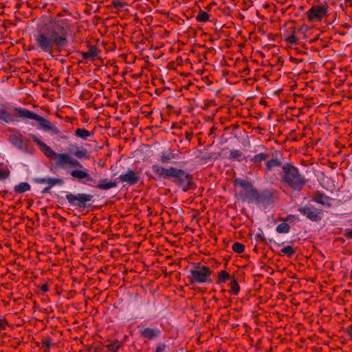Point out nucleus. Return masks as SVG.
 I'll list each match as a JSON object with an SVG mask.
<instances>
[{
  "label": "nucleus",
  "mask_w": 352,
  "mask_h": 352,
  "mask_svg": "<svg viewBox=\"0 0 352 352\" xmlns=\"http://www.w3.org/2000/svg\"><path fill=\"white\" fill-rule=\"evenodd\" d=\"M230 278L228 273H227L226 271L223 270L221 271L219 274V283H224L226 280L229 279Z\"/></svg>",
  "instance_id": "obj_34"
},
{
  "label": "nucleus",
  "mask_w": 352,
  "mask_h": 352,
  "mask_svg": "<svg viewBox=\"0 0 352 352\" xmlns=\"http://www.w3.org/2000/svg\"><path fill=\"white\" fill-rule=\"evenodd\" d=\"M256 236L259 238H261V239L264 241L265 240V238L263 236V232L262 231H260L259 232H258L256 234Z\"/></svg>",
  "instance_id": "obj_45"
},
{
  "label": "nucleus",
  "mask_w": 352,
  "mask_h": 352,
  "mask_svg": "<svg viewBox=\"0 0 352 352\" xmlns=\"http://www.w3.org/2000/svg\"><path fill=\"white\" fill-rule=\"evenodd\" d=\"M75 135L82 140H87L88 137L93 136L94 133L85 129H77L75 131Z\"/></svg>",
  "instance_id": "obj_25"
},
{
  "label": "nucleus",
  "mask_w": 352,
  "mask_h": 352,
  "mask_svg": "<svg viewBox=\"0 0 352 352\" xmlns=\"http://www.w3.org/2000/svg\"><path fill=\"white\" fill-rule=\"evenodd\" d=\"M166 347V346L164 343H160L156 347L155 352H164Z\"/></svg>",
  "instance_id": "obj_40"
},
{
  "label": "nucleus",
  "mask_w": 352,
  "mask_h": 352,
  "mask_svg": "<svg viewBox=\"0 0 352 352\" xmlns=\"http://www.w3.org/2000/svg\"><path fill=\"white\" fill-rule=\"evenodd\" d=\"M68 31L69 25L65 19L50 21L34 36L36 44L50 56V58L59 60L58 57L53 55V50L58 52L67 50Z\"/></svg>",
  "instance_id": "obj_1"
},
{
  "label": "nucleus",
  "mask_w": 352,
  "mask_h": 352,
  "mask_svg": "<svg viewBox=\"0 0 352 352\" xmlns=\"http://www.w3.org/2000/svg\"><path fill=\"white\" fill-rule=\"evenodd\" d=\"M150 301L149 300H144L142 302V304H149Z\"/></svg>",
  "instance_id": "obj_49"
},
{
  "label": "nucleus",
  "mask_w": 352,
  "mask_h": 352,
  "mask_svg": "<svg viewBox=\"0 0 352 352\" xmlns=\"http://www.w3.org/2000/svg\"><path fill=\"white\" fill-rule=\"evenodd\" d=\"M275 245H277L278 247H280L283 243H278L276 242H274Z\"/></svg>",
  "instance_id": "obj_50"
},
{
  "label": "nucleus",
  "mask_w": 352,
  "mask_h": 352,
  "mask_svg": "<svg viewBox=\"0 0 352 352\" xmlns=\"http://www.w3.org/2000/svg\"><path fill=\"white\" fill-rule=\"evenodd\" d=\"M151 169L160 179H172V182L182 188L184 192H187L195 186L192 181V176L184 169L173 166L164 168L158 164L152 165Z\"/></svg>",
  "instance_id": "obj_2"
},
{
  "label": "nucleus",
  "mask_w": 352,
  "mask_h": 352,
  "mask_svg": "<svg viewBox=\"0 0 352 352\" xmlns=\"http://www.w3.org/2000/svg\"><path fill=\"white\" fill-rule=\"evenodd\" d=\"M69 152L71 154H73L77 159L80 160L88 159L89 157L88 151L83 148H80L78 146H74L69 148Z\"/></svg>",
  "instance_id": "obj_20"
},
{
  "label": "nucleus",
  "mask_w": 352,
  "mask_h": 352,
  "mask_svg": "<svg viewBox=\"0 0 352 352\" xmlns=\"http://www.w3.org/2000/svg\"><path fill=\"white\" fill-rule=\"evenodd\" d=\"M285 41H287L288 43H291L292 45H295L298 42V38L293 34L292 35L288 36L285 38Z\"/></svg>",
  "instance_id": "obj_38"
},
{
  "label": "nucleus",
  "mask_w": 352,
  "mask_h": 352,
  "mask_svg": "<svg viewBox=\"0 0 352 352\" xmlns=\"http://www.w3.org/2000/svg\"><path fill=\"white\" fill-rule=\"evenodd\" d=\"M273 196V192L269 190H258L254 204L268 208L274 203Z\"/></svg>",
  "instance_id": "obj_11"
},
{
  "label": "nucleus",
  "mask_w": 352,
  "mask_h": 352,
  "mask_svg": "<svg viewBox=\"0 0 352 352\" xmlns=\"http://www.w3.org/2000/svg\"><path fill=\"white\" fill-rule=\"evenodd\" d=\"M107 347L110 352H118V350L120 347V344L118 342H114L108 344Z\"/></svg>",
  "instance_id": "obj_37"
},
{
  "label": "nucleus",
  "mask_w": 352,
  "mask_h": 352,
  "mask_svg": "<svg viewBox=\"0 0 352 352\" xmlns=\"http://www.w3.org/2000/svg\"><path fill=\"white\" fill-rule=\"evenodd\" d=\"M307 30H308V27H307V26H302V27L298 30V31H299V32H306Z\"/></svg>",
  "instance_id": "obj_47"
},
{
  "label": "nucleus",
  "mask_w": 352,
  "mask_h": 352,
  "mask_svg": "<svg viewBox=\"0 0 352 352\" xmlns=\"http://www.w3.org/2000/svg\"><path fill=\"white\" fill-rule=\"evenodd\" d=\"M31 188L30 185L27 182H21L19 184L14 186V191L17 193H23Z\"/></svg>",
  "instance_id": "obj_24"
},
{
  "label": "nucleus",
  "mask_w": 352,
  "mask_h": 352,
  "mask_svg": "<svg viewBox=\"0 0 352 352\" xmlns=\"http://www.w3.org/2000/svg\"><path fill=\"white\" fill-rule=\"evenodd\" d=\"M289 225L286 222H283L277 226L276 231L281 234L288 233L289 232Z\"/></svg>",
  "instance_id": "obj_30"
},
{
  "label": "nucleus",
  "mask_w": 352,
  "mask_h": 352,
  "mask_svg": "<svg viewBox=\"0 0 352 352\" xmlns=\"http://www.w3.org/2000/svg\"><path fill=\"white\" fill-rule=\"evenodd\" d=\"M161 331L157 327H147L141 331V336L148 340H153L155 338L159 337Z\"/></svg>",
  "instance_id": "obj_18"
},
{
  "label": "nucleus",
  "mask_w": 352,
  "mask_h": 352,
  "mask_svg": "<svg viewBox=\"0 0 352 352\" xmlns=\"http://www.w3.org/2000/svg\"><path fill=\"white\" fill-rule=\"evenodd\" d=\"M43 343L44 344V345L47 348L49 349L50 346V339H45L43 341Z\"/></svg>",
  "instance_id": "obj_44"
},
{
  "label": "nucleus",
  "mask_w": 352,
  "mask_h": 352,
  "mask_svg": "<svg viewBox=\"0 0 352 352\" xmlns=\"http://www.w3.org/2000/svg\"><path fill=\"white\" fill-rule=\"evenodd\" d=\"M194 269L190 270L188 275L191 282L203 284L212 281L210 278L212 272L208 267L201 265L200 263H194Z\"/></svg>",
  "instance_id": "obj_5"
},
{
  "label": "nucleus",
  "mask_w": 352,
  "mask_h": 352,
  "mask_svg": "<svg viewBox=\"0 0 352 352\" xmlns=\"http://www.w3.org/2000/svg\"><path fill=\"white\" fill-rule=\"evenodd\" d=\"M69 174L73 179H77L81 184L90 185L89 182L96 183V180L84 166L83 168L72 169L69 171Z\"/></svg>",
  "instance_id": "obj_9"
},
{
  "label": "nucleus",
  "mask_w": 352,
  "mask_h": 352,
  "mask_svg": "<svg viewBox=\"0 0 352 352\" xmlns=\"http://www.w3.org/2000/svg\"><path fill=\"white\" fill-rule=\"evenodd\" d=\"M234 184L235 186L241 187L242 189H246L252 185L250 182L244 180L241 178H236L234 181Z\"/></svg>",
  "instance_id": "obj_28"
},
{
  "label": "nucleus",
  "mask_w": 352,
  "mask_h": 352,
  "mask_svg": "<svg viewBox=\"0 0 352 352\" xmlns=\"http://www.w3.org/2000/svg\"><path fill=\"white\" fill-rule=\"evenodd\" d=\"M232 250L236 253H242L245 250V246L239 242H235L232 245Z\"/></svg>",
  "instance_id": "obj_35"
},
{
  "label": "nucleus",
  "mask_w": 352,
  "mask_h": 352,
  "mask_svg": "<svg viewBox=\"0 0 352 352\" xmlns=\"http://www.w3.org/2000/svg\"><path fill=\"white\" fill-rule=\"evenodd\" d=\"M14 111L17 113L18 116L24 120H32L36 121L45 131H50L57 135L60 133V130L54 124H50L45 118L28 109L18 107L15 108Z\"/></svg>",
  "instance_id": "obj_4"
},
{
  "label": "nucleus",
  "mask_w": 352,
  "mask_h": 352,
  "mask_svg": "<svg viewBox=\"0 0 352 352\" xmlns=\"http://www.w3.org/2000/svg\"><path fill=\"white\" fill-rule=\"evenodd\" d=\"M298 210L301 214L305 216L309 220L314 222L320 221L324 215L323 211L322 210L316 208L310 204L304 207H300Z\"/></svg>",
  "instance_id": "obj_8"
},
{
  "label": "nucleus",
  "mask_w": 352,
  "mask_h": 352,
  "mask_svg": "<svg viewBox=\"0 0 352 352\" xmlns=\"http://www.w3.org/2000/svg\"><path fill=\"white\" fill-rule=\"evenodd\" d=\"M281 182L286 184L294 191L299 192L307 184V179L301 174L297 167L292 163H285L282 166L280 173Z\"/></svg>",
  "instance_id": "obj_3"
},
{
  "label": "nucleus",
  "mask_w": 352,
  "mask_h": 352,
  "mask_svg": "<svg viewBox=\"0 0 352 352\" xmlns=\"http://www.w3.org/2000/svg\"><path fill=\"white\" fill-rule=\"evenodd\" d=\"M346 1L350 3V6H352V0H346Z\"/></svg>",
  "instance_id": "obj_51"
},
{
  "label": "nucleus",
  "mask_w": 352,
  "mask_h": 352,
  "mask_svg": "<svg viewBox=\"0 0 352 352\" xmlns=\"http://www.w3.org/2000/svg\"><path fill=\"white\" fill-rule=\"evenodd\" d=\"M229 159L240 162L243 159V154L240 150L233 149L230 151Z\"/></svg>",
  "instance_id": "obj_26"
},
{
  "label": "nucleus",
  "mask_w": 352,
  "mask_h": 352,
  "mask_svg": "<svg viewBox=\"0 0 352 352\" xmlns=\"http://www.w3.org/2000/svg\"><path fill=\"white\" fill-rule=\"evenodd\" d=\"M118 179L122 183H125L129 186H133L137 184L140 179V174L132 169H128L124 173L121 174Z\"/></svg>",
  "instance_id": "obj_13"
},
{
  "label": "nucleus",
  "mask_w": 352,
  "mask_h": 352,
  "mask_svg": "<svg viewBox=\"0 0 352 352\" xmlns=\"http://www.w3.org/2000/svg\"><path fill=\"white\" fill-rule=\"evenodd\" d=\"M0 121H3L6 124H16L19 122L10 116L8 112L3 108H0Z\"/></svg>",
  "instance_id": "obj_22"
},
{
  "label": "nucleus",
  "mask_w": 352,
  "mask_h": 352,
  "mask_svg": "<svg viewBox=\"0 0 352 352\" xmlns=\"http://www.w3.org/2000/svg\"><path fill=\"white\" fill-rule=\"evenodd\" d=\"M346 236L351 239H352V230L348 231Z\"/></svg>",
  "instance_id": "obj_48"
},
{
  "label": "nucleus",
  "mask_w": 352,
  "mask_h": 352,
  "mask_svg": "<svg viewBox=\"0 0 352 352\" xmlns=\"http://www.w3.org/2000/svg\"><path fill=\"white\" fill-rule=\"evenodd\" d=\"M9 176V172L0 170V180L6 179Z\"/></svg>",
  "instance_id": "obj_41"
},
{
  "label": "nucleus",
  "mask_w": 352,
  "mask_h": 352,
  "mask_svg": "<svg viewBox=\"0 0 352 352\" xmlns=\"http://www.w3.org/2000/svg\"><path fill=\"white\" fill-rule=\"evenodd\" d=\"M5 329H6V322L3 320L0 319V331L3 330Z\"/></svg>",
  "instance_id": "obj_42"
},
{
  "label": "nucleus",
  "mask_w": 352,
  "mask_h": 352,
  "mask_svg": "<svg viewBox=\"0 0 352 352\" xmlns=\"http://www.w3.org/2000/svg\"><path fill=\"white\" fill-rule=\"evenodd\" d=\"M327 12V7L322 4L312 6L307 13L309 20L312 21L314 20L320 21L326 16Z\"/></svg>",
  "instance_id": "obj_14"
},
{
  "label": "nucleus",
  "mask_w": 352,
  "mask_h": 352,
  "mask_svg": "<svg viewBox=\"0 0 352 352\" xmlns=\"http://www.w3.org/2000/svg\"><path fill=\"white\" fill-rule=\"evenodd\" d=\"M8 140L10 144L23 153L30 155L33 153L32 150L29 146L30 142L23 139L21 134H11Z\"/></svg>",
  "instance_id": "obj_7"
},
{
  "label": "nucleus",
  "mask_w": 352,
  "mask_h": 352,
  "mask_svg": "<svg viewBox=\"0 0 352 352\" xmlns=\"http://www.w3.org/2000/svg\"><path fill=\"white\" fill-rule=\"evenodd\" d=\"M41 290L43 292H46L48 291V286L47 284H44L41 286Z\"/></svg>",
  "instance_id": "obj_46"
},
{
  "label": "nucleus",
  "mask_w": 352,
  "mask_h": 352,
  "mask_svg": "<svg viewBox=\"0 0 352 352\" xmlns=\"http://www.w3.org/2000/svg\"><path fill=\"white\" fill-rule=\"evenodd\" d=\"M280 155V153L279 152L273 153L272 158L266 162V166L268 170H272L275 168L282 166V162L279 158Z\"/></svg>",
  "instance_id": "obj_19"
},
{
  "label": "nucleus",
  "mask_w": 352,
  "mask_h": 352,
  "mask_svg": "<svg viewBox=\"0 0 352 352\" xmlns=\"http://www.w3.org/2000/svg\"><path fill=\"white\" fill-rule=\"evenodd\" d=\"M98 52V50L97 47L91 46L88 52H81V55L85 59L92 58L97 56Z\"/></svg>",
  "instance_id": "obj_27"
},
{
  "label": "nucleus",
  "mask_w": 352,
  "mask_h": 352,
  "mask_svg": "<svg viewBox=\"0 0 352 352\" xmlns=\"http://www.w3.org/2000/svg\"><path fill=\"white\" fill-rule=\"evenodd\" d=\"M281 252L288 257H291L295 254V250L292 246L287 245L281 249Z\"/></svg>",
  "instance_id": "obj_32"
},
{
  "label": "nucleus",
  "mask_w": 352,
  "mask_h": 352,
  "mask_svg": "<svg viewBox=\"0 0 352 352\" xmlns=\"http://www.w3.org/2000/svg\"><path fill=\"white\" fill-rule=\"evenodd\" d=\"M311 200L322 206L331 207L332 205L331 201L333 199L324 192L318 191L312 197Z\"/></svg>",
  "instance_id": "obj_17"
},
{
  "label": "nucleus",
  "mask_w": 352,
  "mask_h": 352,
  "mask_svg": "<svg viewBox=\"0 0 352 352\" xmlns=\"http://www.w3.org/2000/svg\"><path fill=\"white\" fill-rule=\"evenodd\" d=\"M209 14L205 11L200 10L199 14L196 16V20L200 22H207L209 20Z\"/></svg>",
  "instance_id": "obj_31"
},
{
  "label": "nucleus",
  "mask_w": 352,
  "mask_h": 352,
  "mask_svg": "<svg viewBox=\"0 0 352 352\" xmlns=\"http://www.w3.org/2000/svg\"><path fill=\"white\" fill-rule=\"evenodd\" d=\"M65 198L70 206L76 208H87L89 206V202L92 201L94 196L90 194L66 192Z\"/></svg>",
  "instance_id": "obj_6"
},
{
  "label": "nucleus",
  "mask_w": 352,
  "mask_h": 352,
  "mask_svg": "<svg viewBox=\"0 0 352 352\" xmlns=\"http://www.w3.org/2000/svg\"><path fill=\"white\" fill-rule=\"evenodd\" d=\"M269 157L268 154L264 153H260L257 155H255L254 157H252L250 159V161L254 163H260L264 160H265Z\"/></svg>",
  "instance_id": "obj_29"
},
{
  "label": "nucleus",
  "mask_w": 352,
  "mask_h": 352,
  "mask_svg": "<svg viewBox=\"0 0 352 352\" xmlns=\"http://www.w3.org/2000/svg\"><path fill=\"white\" fill-rule=\"evenodd\" d=\"M118 185V182L116 181H110L109 182L107 179H100L96 188L100 190H107L112 188L116 187Z\"/></svg>",
  "instance_id": "obj_23"
},
{
  "label": "nucleus",
  "mask_w": 352,
  "mask_h": 352,
  "mask_svg": "<svg viewBox=\"0 0 352 352\" xmlns=\"http://www.w3.org/2000/svg\"><path fill=\"white\" fill-rule=\"evenodd\" d=\"M40 148L48 158L55 159L56 162H58L60 160L59 155H60L61 153H56L50 146H47L45 143H44L40 147Z\"/></svg>",
  "instance_id": "obj_21"
},
{
  "label": "nucleus",
  "mask_w": 352,
  "mask_h": 352,
  "mask_svg": "<svg viewBox=\"0 0 352 352\" xmlns=\"http://www.w3.org/2000/svg\"><path fill=\"white\" fill-rule=\"evenodd\" d=\"M29 135L33 139L34 142L39 146V148L44 144V142L41 141L40 139L35 135L29 134Z\"/></svg>",
  "instance_id": "obj_39"
},
{
  "label": "nucleus",
  "mask_w": 352,
  "mask_h": 352,
  "mask_svg": "<svg viewBox=\"0 0 352 352\" xmlns=\"http://www.w3.org/2000/svg\"><path fill=\"white\" fill-rule=\"evenodd\" d=\"M112 5L115 8L120 9L126 6V3L124 1H120L118 0H113Z\"/></svg>",
  "instance_id": "obj_36"
},
{
  "label": "nucleus",
  "mask_w": 352,
  "mask_h": 352,
  "mask_svg": "<svg viewBox=\"0 0 352 352\" xmlns=\"http://www.w3.org/2000/svg\"><path fill=\"white\" fill-rule=\"evenodd\" d=\"M32 182L35 184H46L47 186L45 187L41 191L42 194L49 193L50 189L54 186H63L64 182L60 178H54L51 177H46L44 178L34 177L32 179Z\"/></svg>",
  "instance_id": "obj_10"
},
{
  "label": "nucleus",
  "mask_w": 352,
  "mask_h": 352,
  "mask_svg": "<svg viewBox=\"0 0 352 352\" xmlns=\"http://www.w3.org/2000/svg\"><path fill=\"white\" fill-rule=\"evenodd\" d=\"M60 60L62 63H65V61L64 59H60V60Z\"/></svg>",
  "instance_id": "obj_52"
},
{
  "label": "nucleus",
  "mask_w": 352,
  "mask_h": 352,
  "mask_svg": "<svg viewBox=\"0 0 352 352\" xmlns=\"http://www.w3.org/2000/svg\"><path fill=\"white\" fill-rule=\"evenodd\" d=\"M346 332L352 338V324L346 327Z\"/></svg>",
  "instance_id": "obj_43"
},
{
  "label": "nucleus",
  "mask_w": 352,
  "mask_h": 352,
  "mask_svg": "<svg viewBox=\"0 0 352 352\" xmlns=\"http://www.w3.org/2000/svg\"><path fill=\"white\" fill-rule=\"evenodd\" d=\"M180 158L179 153L168 149L161 153L160 161L162 164L175 163Z\"/></svg>",
  "instance_id": "obj_16"
},
{
  "label": "nucleus",
  "mask_w": 352,
  "mask_h": 352,
  "mask_svg": "<svg viewBox=\"0 0 352 352\" xmlns=\"http://www.w3.org/2000/svg\"><path fill=\"white\" fill-rule=\"evenodd\" d=\"M60 160L55 162V166L60 168H65L67 164H69L77 168H83V165L78 159L72 157L69 153H63L59 155Z\"/></svg>",
  "instance_id": "obj_12"
},
{
  "label": "nucleus",
  "mask_w": 352,
  "mask_h": 352,
  "mask_svg": "<svg viewBox=\"0 0 352 352\" xmlns=\"http://www.w3.org/2000/svg\"><path fill=\"white\" fill-rule=\"evenodd\" d=\"M258 190L253 187V185L246 189H242L238 193V196L241 201L243 203H253L254 202L256 195H257Z\"/></svg>",
  "instance_id": "obj_15"
},
{
  "label": "nucleus",
  "mask_w": 352,
  "mask_h": 352,
  "mask_svg": "<svg viewBox=\"0 0 352 352\" xmlns=\"http://www.w3.org/2000/svg\"><path fill=\"white\" fill-rule=\"evenodd\" d=\"M230 286H231L232 292L233 294L237 295L240 290V287H239L236 280L234 278H232Z\"/></svg>",
  "instance_id": "obj_33"
}]
</instances>
